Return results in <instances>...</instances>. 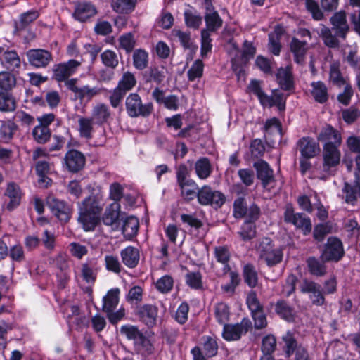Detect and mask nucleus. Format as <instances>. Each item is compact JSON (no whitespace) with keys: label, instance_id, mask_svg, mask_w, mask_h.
Here are the masks:
<instances>
[{"label":"nucleus","instance_id":"nucleus-1","mask_svg":"<svg viewBox=\"0 0 360 360\" xmlns=\"http://www.w3.org/2000/svg\"><path fill=\"white\" fill-rule=\"evenodd\" d=\"M260 213L259 208L256 204H233V216L236 218L247 217V221L242 225L238 234L241 239L248 241L256 236V228L253 222L256 221Z\"/></svg>","mask_w":360,"mask_h":360},{"label":"nucleus","instance_id":"nucleus-2","mask_svg":"<svg viewBox=\"0 0 360 360\" xmlns=\"http://www.w3.org/2000/svg\"><path fill=\"white\" fill-rule=\"evenodd\" d=\"M259 258L269 267L280 264L283 260V253L281 248L276 247L270 238H263L259 240L257 248Z\"/></svg>","mask_w":360,"mask_h":360},{"label":"nucleus","instance_id":"nucleus-3","mask_svg":"<svg viewBox=\"0 0 360 360\" xmlns=\"http://www.w3.org/2000/svg\"><path fill=\"white\" fill-rule=\"evenodd\" d=\"M102 210L99 204H80L78 221L86 231L94 230L100 221Z\"/></svg>","mask_w":360,"mask_h":360},{"label":"nucleus","instance_id":"nucleus-4","mask_svg":"<svg viewBox=\"0 0 360 360\" xmlns=\"http://www.w3.org/2000/svg\"><path fill=\"white\" fill-rule=\"evenodd\" d=\"M125 107L127 115L130 117H147L153 111V105L150 102L143 103L141 96L137 93H131L125 100Z\"/></svg>","mask_w":360,"mask_h":360},{"label":"nucleus","instance_id":"nucleus-5","mask_svg":"<svg viewBox=\"0 0 360 360\" xmlns=\"http://www.w3.org/2000/svg\"><path fill=\"white\" fill-rule=\"evenodd\" d=\"M345 252L342 240L335 236H330L321 253L320 258L323 262H338L344 257Z\"/></svg>","mask_w":360,"mask_h":360},{"label":"nucleus","instance_id":"nucleus-6","mask_svg":"<svg viewBox=\"0 0 360 360\" xmlns=\"http://www.w3.org/2000/svg\"><path fill=\"white\" fill-rule=\"evenodd\" d=\"M217 338L212 336L202 338V347L195 346L191 350L193 360H207V358L215 356L218 352Z\"/></svg>","mask_w":360,"mask_h":360},{"label":"nucleus","instance_id":"nucleus-7","mask_svg":"<svg viewBox=\"0 0 360 360\" xmlns=\"http://www.w3.org/2000/svg\"><path fill=\"white\" fill-rule=\"evenodd\" d=\"M251 328V321L248 318H243L240 323L224 324L222 337L226 341H236L245 335Z\"/></svg>","mask_w":360,"mask_h":360},{"label":"nucleus","instance_id":"nucleus-8","mask_svg":"<svg viewBox=\"0 0 360 360\" xmlns=\"http://www.w3.org/2000/svg\"><path fill=\"white\" fill-rule=\"evenodd\" d=\"M124 215L125 213L121 212L120 204H109L105 209L101 219L103 224L110 226L112 231H118L121 229Z\"/></svg>","mask_w":360,"mask_h":360},{"label":"nucleus","instance_id":"nucleus-9","mask_svg":"<svg viewBox=\"0 0 360 360\" xmlns=\"http://www.w3.org/2000/svg\"><path fill=\"white\" fill-rule=\"evenodd\" d=\"M300 290L303 294H308L312 304L323 306L326 303L323 289L318 283L304 278L300 285Z\"/></svg>","mask_w":360,"mask_h":360},{"label":"nucleus","instance_id":"nucleus-10","mask_svg":"<svg viewBox=\"0 0 360 360\" xmlns=\"http://www.w3.org/2000/svg\"><path fill=\"white\" fill-rule=\"evenodd\" d=\"M284 220L287 223H291L297 229H301L304 235L311 231V223L309 217L302 213H295L293 210L288 207L284 213Z\"/></svg>","mask_w":360,"mask_h":360},{"label":"nucleus","instance_id":"nucleus-11","mask_svg":"<svg viewBox=\"0 0 360 360\" xmlns=\"http://www.w3.org/2000/svg\"><path fill=\"white\" fill-rule=\"evenodd\" d=\"M82 58L80 60L71 59L68 62L61 63L53 68L54 78L58 82H63L75 73L81 66Z\"/></svg>","mask_w":360,"mask_h":360},{"label":"nucleus","instance_id":"nucleus-12","mask_svg":"<svg viewBox=\"0 0 360 360\" xmlns=\"http://www.w3.org/2000/svg\"><path fill=\"white\" fill-rule=\"evenodd\" d=\"M76 83L77 79H71L66 81L65 85L69 90L75 94L77 99L82 101L86 98L89 101L101 92V90L96 86L91 87L89 85L77 86Z\"/></svg>","mask_w":360,"mask_h":360},{"label":"nucleus","instance_id":"nucleus-13","mask_svg":"<svg viewBox=\"0 0 360 360\" xmlns=\"http://www.w3.org/2000/svg\"><path fill=\"white\" fill-rule=\"evenodd\" d=\"M356 168L354 170L356 185L345 184L344 193L346 202L360 200V154L355 158Z\"/></svg>","mask_w":360,"mask_h":360},{"label":"nucleus","instance_id":"nucleus-14","mask_svg":"<svg viewBox=\"0 0 360 360\" xmlns=\"http://www.w3.org/2000/svg\"><path fill=\"white\" fill-rule=\"evenodd\" d=\"M26 56L29 63L37 68L47 67L52 60L51 53L45 49H30L27 51Z\"/></svg>","mask_w":360,"mask_h":360},{"label":"nucleus","instance_id":"nucleus-15","mask_svg":"<svg viewBox=\"0 0 360 360\" xmlns=\"http://www.w3.org/2000/svg\"><path fill=\"white\" fill-rule=\"evenodd\" d=\"M86 162L85 156L77 150H68L64 157V165L67 169L72 173H77L82 170Z\"/></svg>","mask_w":360,"mask_h":360},{"label":"nucleus","instance_id":"nucleus-16","mask_svg":"<svg viewBox=\"0 0 360 360\" xmlns=\"http://www.w3.org/2000/svg\"><path fill=\"white\" fill-rule=\"evenodd\" d=\"M231 252L227 245L216 246L214 249V257L216 261L222 264L220 270H215V274L218 277H222L229 273L231 270L229 262L231 260Z\"/></svg>","mask_w":360,"mask_h":360},{"label":"nucleus","instance_id":"nucleus-17","mask_svg":"<svg viewBox=\"0 0 360 360\" xmlns=\"http://www.w3.org/2000/svg\"><path fill=\"white\" fill-rule=\"evenodd\" d=\"M340 145L327 144L323 147V169L328 170L330 168L338 166L340 162L341 152L339 149Z\"/></svg>","mask_w":360,"mask_h":360},{"label":"nucleus","instance_id":"nucleus-18","mask_svg":"<svg viewBox=\"0 0 360 360\" xmlns=\"http://www.w3.org/2000/svg\"><path fill=\"white\" fill-rule=\"evenodd\" d=\"M35 169L39 176V184L43 187H48L51 185L52 180L48 176L52 174L55 170L53 162L46 160H39L36 162Z\"/></svg>","mask_w":360,"mask_h":360},{"label":"nucleus","instance_id":"nucleus-19","mask_svg":"<svg viewBox=\"0 0 360 360\" xmlns=\"http://www.w3.org/2000/svg\"><path fill=\"white\" fill-rule=\"evenodd\" d=\"M0 60L1 65L12 72H18L21 66V60L18 53L14 50L5 49L0 47Z\"/></svg>","mask_w":360,"mask_h":360},{"label":"nucleus","instance_id":"nucleus-20","mask_svg":"<svg viewBox=\"0 0 360 360\" xmlns=\"http://www.w3.org/2000/svg\"><path fill=\"white\" fill-rule=\"evenodd\" d=\"M330 22L336 35L341 39H345L349 30L345 11H340L334 13L330 18Z\"/></svg>","mask_w":360,"mask_h":360},{"label":"nucleus","instance_id":"nucleus-21","mask_svg":"<svg viewBox=\"0 0 360 360\" xmlns=\"http://www.w3.org/2000/svg\"><path fill=\"white\" fill-rule=\"evenodd\" d=\"M158 307L151 304H145L141 306L137 314L144 324L148 328L154 327L157 323Z\"/></svg>","mask_w":360,"mask_h":360},{"label":"nucleus","instance_id":"nucleus-22","mask_svg":"<svg viewBox=\"0 0 360 360\" xmlns=\"http://www.w3.org/2000/svg\"><path fill=\"white\" fill-rule=\"evenodd\" d=\"M206 11L205 13V21L207 32H216L223 25V20L219 16L218 12L214 10L211 3H206Z\"/></svg>","mask_w":360,"mask_h":360},{"label":"nucleus","instance_id":"nucleus-23","mask_svg":"<svg viewBox=\"0 0 360 360\" xmlns=\"http://www.w3.org/2000/svg\"><path fill=\"white\" fill-rule=\"evenodd\" d=\"M198 202H224L226 197L221 192L205 185L198 191Z\"/></svg>","mask_w":360,"mask_h":360},{"label":"nucleus","instance_id":"nucleus-24","mask_svg":"<svg viewBox=\"0 0 360 360\" xmlns=\"http://www.w3.org/2000/svg\"><path fill=\"white\" fill-rule=\"evenodd\" d=\"M297 146L302 156L307 159L314 158L320 150L318 143L308 136L300 139Z\"/></svg>","mask_w":360,"mask_h":360},{"label":"nucleus","instance_id":"nucleus-25","mask_svg":"<svg viewBox=\"0 0 360 360\" xmlns=\"http://www.w3.org/2000/svg\"><path fill=\"white\" fill-rule=\"evenodd\" d=\"M254 167L256 169L257 178L262 181L264 188H267L274 181L273 170L266 162L259 160L254 163Z\"/></svg>","mask_w":360,"mask_h":360},{"label":"nucleus","instance_id":"nucleus-26","mask_svg":"<svg viewBox=\"0 0 360 360\" xmlns=\"http://www.w3.org/2000/svg\"><path fill=\"white\" fill-rule=\"evenodd\" d=\"M290 49L293 53L294 60L298 64H302L308 51V41L306 39L300 40L297 37H292L290 44Z\"/></svg>","mask_w":360,"mask_h":360},{"label":"nucleus","instance_id":"nucleus-27","mask_svg":"<svg viewBox=\"0 0 360 360\" xmlns=\"http://www.w3.org/2000/svg\"><path fill=\"white\" fill-rule=\"evenodd\" d=\"M139 219L134 216L124 215L123 221L121 223L122 233L124 237L127 240H131L135 237L139 231Z\"/></svg>","mask_w":360,"mask_h":360},{"label":"nucleus","instance_id":"nucleus-28","mask_svg":"<svg viewBox=\"0 0 360 360\" xmlns=\"http://www.w3.org/2000/svg\"><path fill=\"white\" fill-rule=\"evenodd\" d=\"M317 139L319 141L324 143V145H340L342 142L340 133L330 125H326L321 129Z\"/></svg>","mask_w":360,"mask_h":360},{"label":"nucleus","instance_id":"nucleus-29","mask_svg":"<svg viewBox=\"0 0 360 360\" xmlns=\"http://www.w3.org/2000/svg\"><path fill=\"white\" fill-rule=\"evenodd\" d=\"M91 118L95 124L101 126L107 123L111 118V111L109 106L103 103H98L91 110Z\"/></svg>","mask_w":360,"mask_h":360},{"label":"nucleus","instance_id":"nucleus-30","mask_svg":"<svg viewBox=\"0 0 360 360\" xmlns=\"http://www.w3.org/2000/svg\"><path fill=\"white\" fill-rule=\"evenodd\" d=\"M179 216L183 224L188 228L191 232L198 231L199 229L203 226V222L198 219L193 214L178 213V212L172 211L171 218L173 220H176Z\"/></svg>","mask_w":360,"mask_h":360},{"label":"nucleus","instance_id":"nucleus-31","mask_svg":"<svg viewBox=\"0 0 360 360\" xmlns=\"http://www.w3.org/2000/svg\"><path fill=\"white\" fill-rule=\"evenodd\" d=\"M120 257L127 267L134 269L139 264L140 252L138 248L129 245L120 251Z\"/></svg>","mask_w":360,"mask_h":360},{"label":"nucleus","instance_id":"nucleus-32","mask_svg":"<svg viewBox=\"0 0 360 360\" xmlns=\"http://www.w3.org/2000/svg\"><path fill=\"white\" fill-rule=\"evenodd\" d=\"M276 79L282 89L291 91L294 89V79L290 68L278 69Z\"/></svg>","mask_w":360,"mask_h":360},{"label":"nucleus","instance_id":"nucleus-33","mask_svg":"<svg viewBox=\"0 0 360 360\" xmlns=\"http://www.w3.org/2000/svg\"><path fill=\"white\" fill-rule=\"evenodd\" d=\"M120 289L112 288L108 291L103 298L102 309L103 312L115 310L119 303Z\"/></svg>","mask_w":360,"mask_h":360},{"label":"nucleus","instance_id":"nucleus-34","mask_svg":"<svg viewBox=\"0 0 360 360\" xmlns=\"http://www.w3.org/2000/svg\"><path fill=\"white\" fill-rule=\"evenodd\" d=\"M94 120L91 117H79L78 119V131L79 136L86 139H91L94 132Z\"/></svg>","mask_w":360,"mask_h":360},{"label":"nucleus","instance_id":"nucleus-35","mask_svg":"<svg viewBox=\"0 0 360 360\" xmlns=\"http://www.w3.org/2000/svg\"><path fill=\"white\" fill-rule=\"evenodd\" d=\"M51 212L63 222H68L72 214L70 204H46Z\"/></svg>","mask_w":360,"mask_h":360},{"label":"nucleus","instance_id":"nucleus-36","mask_svg":"<svg viewBox=\"0 0 360 360\" xmlns=\"http://www.w3.org/2000/svg\"><path fill=\"white\" fill-rule=\"evenodd\" d=\"M96 13L95 7L89 3L79 4L75 10L74 17L76 20L84 22Z\"/></svg>","mask_w":360,"mask_h":360},{"label":"nucleus","instance_id":"nucleus-37","mask_svg":"<svg viewBox=\"0 0 360 360\" xmlns=\"http://www.w3.org/2000/svg\"><path fill=\"white\" fill-rule=\"evenodd\" d=\"M197 176L202 180L207 179L212 172V167L207 158H200L194 165Z\"/></svg>","mask_w":360,"mask_h":360},{"label":"nucleus","instance_id":"nucleus-38","mask_svg":"<svg viewBox=\"0 0 360 360\" xmlns=\"http://www.w3.org/2000/svg\"><path fill=\"white\" fill-rule=\"evenodd\" d=\"M322 259L320 261L315 257H310L307 259L309 272L314 276L321 277L326 274L327 267Z\"/></svg>","mask_w":360,"mask_h":360},{"label":"nucleus","instance_id":"nucleus-39","mask_svg":"<svg viewBox=\"0 0 360 360\" xmlns=\"http://www.w3.org/2000/svg\"><path fill=\"white\" fill-rule=\"evenodd\" d=\"M311 95L314 100L319 103H324L328 99V88L321 82H314L311 84Z\"/></svg>","mask_w":360,"mask_h":360},{"label":"nucleus","instance_id":"nucleus-40","mask_svg":"<svg viewBox=\"0 0 360 360\" xmlns=\"http://www.w3.org/2000/svg\"><path fill=\"white\" fill-rule=\"evenodd\" d=\"M165 78V74L163 67H150L143 73V79L146 83L154 82L159 84Z\"/></svg>","mask_w":360,"mask_h":360},{"label":"nucleus","instance_id":"nucleus-41","mask_svg":"<svg viewBox=\"0 0 360 360\" xmlns=\"http://www.w3.org/2000/svg\"><path fill=\"white\" fill-rule=\"evenodd\" d=\"M319 36L326 46L332 49H338L340 46V41L338 39L339 37L336 35V33L333 34L329 27L322 25Z\"/></svg>","mask_w":360,"mask_h":360},{"label":"nucleus","instance_id":"nucleus-42","mask_svg":"<svg viewBox=\"0 0 360 360\" xmlns=\"http://www.w3.org/2000/svg\"><path fill=\"white\" fill-rule=\"evenodd\" d=\"M274 310L281 319L291 322L294 319L293 308L288 303L283 300H279L275 304Z\"/></svg>","mask_w":360,"mask_h":360},{"label":"nucleus","instance_id":"nucleus-43","mask_svg":"<svg viewBox=\"0 0 360 360\" xmlns=\"http://www.w3.org/2000/svg\"><path fill=\"white\" fill-rule=\"evenodd\" d=\"M263 106L272 107L276 105L279 110H283L285 105V98L283 94L274 90L271 96L267 95L262 102Z\"/></svg>","mask_w":360,"mask_h":360},{"label":"nucleus","instance_id":"nucleus-44","mask_svg":"<svg viewBox=\"0 0 360 360\" xmlns=\"http://www.w3.org/2000/svg\"><path fill=\"white\" fill-rule=\"evenodd\" d=\"M262 130L264 133V139L267 141L273 135H281V123L276 117H272L266 121Z\"/></svg>","mask_w":360,"mask_h":360},{"label":"nucleus","instance_id":"nucleus-45","mask_svg":"<svg viewBox=\"0 0 360 360\" xmlns=\"http://www.w3.org/2000/svg\"><path fill=\"white\" fill-rule=\"evenodd\" d=\"M134 345L136 351L142 356H147L154 352L153 345L143 334Z\"/></svg>","mask_w":360,"mask_h":360},{"label":"nucleus","instance_id":"nucleus-46","mask_svg":"<svg viewBox=\"0 0 360 360\" xmlns=\"http://www.w3.org/2000/svg\"><path fill=\"white\" fill-rule=\"evenodd\" d=\"M214 315L217 322L223 326L226 324L230 317L229 307L224 302H219L214 305Z\"/></svg>","mask_w":360,"mask_h":360},{"label":"nucleus","instance_id":"nucleus-47","mask_svg":"<svg viewBox=\"0 0 360 360\" xmlns=\"http://www.w3.org/2000/svg\"><path fill=\"white\" fill-rule=\"evenodd\" d=\"M181 189V195L186 200H192L198 198V193L200 190L195 181L189 179L186 183L179 186Z\"/></svg>","mask_w":360,"mask_h":360},{"label":"nucleus","instance_id":"nucleus-48","mask_svg":"<svg viewBox=\"0 0 360 360\" xmlns=\"http://www.w3.org/2000/svg\"><path fill=\"white\" fill-rule=\"evenodd\" d=\"M81 274L84 281L89 284H94L96 279L97 271L96 262L90 261L82 265Z\"/></svg>","mask_w":360,"mask_h":360},{"label":"nucleus","instance_id":"nucleus-49","mask_svg":"<svg viewBox=\"0 0 360 360\" xmlns=\"http://www.w3.org/2000/svg\"><path fill=\"white\" fill-rule=\"evenodd\" d=\"M243 275L245 283L250 288H255L258 284V274L252 264H247L243 266Z\"/></svg>","mask_w":360,"mask_h":360},{"label":"nucleus","instance_id":"nucleus-50","mask_svg":"<svg viewBox=\"0 0 360 360\" xmlns=\"http://www.w3.org/2000/svg\"><path fill=\"white\" fill-rule=\"evenodd\" d=\"M32 135L36 142L44 144L49 141L51 132L49 127L38 124L32 129Z\"/></svg>","mask_w":360,"mask_h":360},{"label":"nucleus","instance_id":"nucleus-51","mask_svg":"<svg viewBox=\"0 0 360 360\" xmlns=\"http://www.w3.org/2000/svg\"><path fill=\"white\" fill-rule=\"evenodd\" d=\"M4 194L9 198L10 202H20L24 195L19 185L15 182L7 184Z\"/></svg>","mask_w":360,"mask_h":360},{"label":"nucleus","instance_id":"nucleus-52","mask_svg":"<svg viewBox=\"0 0 360 360\" xmlns=\"http://www.w3.org/2000/svg\"><path fill=\"white\" fill-rule=\"evenodd\" d=\"M124 197V199L129 202H133L137 200L136 199L132 198L129 195H124L123 193V187L119 183H113L110 186V198L115 201L119 202L122 198Z\"/></svg>","mask_w":360,"mask_h":360},{"label":"nucleus","instance_id":"nucleus-53","mask_svg":"<svg viewBox=\"0 0 360 360\" xmlns=\"http://www.w3.org/2000/svg\"><path fill=\"white\" fill-rule=\"evenodd\" d=\"M186 284L194 290H200L203 287L202 276L200 271H189L185 275Z\"/></svg>","mask_w":360,"mask_h":360},{"label":"nucleus","instance_id":"nucleus-54","mask_svg":"<svg viewBox=\"0 0 360 360\" xmlns=\"http://www.w3.org/2000/svg\"><path fill=\"white\" fill-rule=\"evenodd\" d=\"M136 84V79L134 75L130 72L123 73L121 79L119 80L117 87L125 93L131 91Z\"/></svg>","mask_w":360,"mask_h":360},{"label":"nucleus","instance_id":"nucleus-55","mask_svg":"<svg viewBox=\"0 0 360 360\" xmlns=\"http://www.w3.org/2000/svg\"><path fill=\"white\" fill-rule=\"evenodd\" d=\"M39 16L36 10L29 11L20 15L19 21L16 22V27L19 30L25 29L30 23L33 22Z\"/></svg>","mask_w":360,"mask_h":360},{"label":"nucleus","instance_id":"nucleus-56","mask_svg":"<svg viewBox=\"0 0 360 360\" xmlns=\"http://www.w3.org/2000/svg\"><path fill=\"white\" fill-rule=\"evenodd\" d=\"M330 80L333 84L338 86H342L347 84L345 79L340 72L339 63H333L330 65Z\"/></svg>","mask_w":360,"mask_h":360},{"label":"nucleus","instance_id":"nucleus-57","mask_svg":"<svg viewBox=\"0 0 360 360\" xmlns=\"http://www.w3.org/2000/svg\"><path fill=\"white\" fill-rule=\"evenodd\" d=\"M148 54L143 49H137L133 53V64L138 70H143L148 65Z\"/></svg>","mask_w":360,"mask_h":360},{"label":"nucleus","instance_id":"nucleus-58","mask_svg":"<svg viewBox=\"0 0 360 360\" xmlns=\"http://www.w3.org/2000/svg\"><path fill=\"white\" fill-rule=\"evenodd\" d=\"M16 84L15 77L8 71L0 72V89L8 91L11 90Z\"/></svg>","mask_w":360,"mask_h":360},{"label":"nucleus","instance_id":"nucleus-59","mask_svg":"<svg viewBox=\"0 0 360 360\" xmlns=\"http://www.w3.org/2000/svg\"><path fill=\"white\" fill-rule=\"evenodd\" d=\"M174 286V280L171 276L165 275L160 277L155 283L157 290L162 294L171 292Z\"/></svg>","mask_w":360,"mask_h":360},{"label":"nucleus","instance_id":"nucleus-60","mask_svg":"<svg viewBox=\"0 0 360 360\" xmlns=\"http://www.w3.org/2000/svg\"><path fill=\"white\" fill-rule=\"evenodd\" d=\"M305 8L314 20L320 21L324 18V14L315 0H305Z\"/></svg>","mask_w":360,"mask_h":360},{"label":"nucleus","instance_id":"nucleus-61","mask_svg":"<svg viewBox=\"0 0 360 360\" xmlns=\"http://www.w3.org/2000/svg\"><path fill=\"white\" fill-rule=\"evenodd\" d=\"M101 58L103 64L108 68L115 69L119 64L118 56L117 53L110 49L104 51L101 54Z\"/></svg>","mask_w":360,"mask_h":360},{"label":"nucleus","instance_id":"nucleus-62","mask_svg":"<svg viewBox=\"0 0 360 360\" xmlns=\"http://www.w3.org/2000/svg\"><path fill=\"white\" fill-rule=\"evenodd\" d=\"M120 333L128 340H133L134 344L143 334L137 326L132 325H124L120 328Z\"/></svg>","mask_w":360,"mask_h":360},{"label":"nucleus","instance_id":"nucleus-63","mask_svg":"<svg viewBox=\"0 0 360 360\" xmlns=\"http://www.w3.org/2000/svg\"><path fill=\"white\" fill-rule=\"evenodd\" d=\"M203 62L200 59L196 60L188 70L187 75L188 80L193 82L196 79L201 78L203 75Z\"/></svg>","mask_w":360,"mask_h":360},{"label":"nucleus","instance_id":"nucleus-64","mask_svg":"<svg viewBox=\"0 0 360 360\" xmlns=\"http://www.w3.org/2000/svg\"><path fill=\"white\" fill-rule=\"evenodd\" d=\"M104 260L105 268L109 271L115 274H120L123 269V267L117 256L108 255L105 256Z\"/></svg>","mask_w":360,"mask_h":360}]
</instances>
